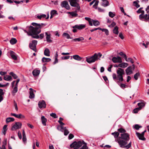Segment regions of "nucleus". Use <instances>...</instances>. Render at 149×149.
<instances>
[{
  "instance_id": "2f4dec72",
  "label": "nucleus",
  "mask_w": 149,
  "mask_h": 149,
  "mask_svg": "<svg viewBox=\"0 0 149 149\" xmlns=\"http://www.w3.org/2000/svg\"><path fill=\"white\" fill-rule=\"evenodd\" d=\"M4 94L3 90L0 88V101H1L3 100V97L2 95Z\"/></svg>"
},
{
  "instance_id": "58836bf2",
  "label": "nucleus",
  "mask_w": 149,
  "mask_h": 149,
  "mask_svg": "<svg viewBox=\"0 0 149 149\" xmlns=\"http://www.w3.org/2000/svg\"><path fill=\"white\" fill-rule=\"evenodd\" d=\"M63 36L64 37L66 38L67 39H71L72 38L70 37V35L68 33H64L63 34Z\"/></svg>"
},
{
  "instance_id": "ddd939ff",
  "label": "nucleus",
  "mask_w": 149,
  "mask_h": 149,
  "mask_svg": "<svg viewBox=\"0 0 149 149\" xmlns=\"http://www.w3.org/2000/svg\"><path fill=\"white\" fill-rule=\"evenodd\" d=\"M39 107L40 108H45L46 107V104L44 100L40 101L38 104Z\"/></svg>"
},
{
  "instance_id": "4468645a",
  "label": "nucleus",
  "mask_w": 149,
  "mask_h": 149,
  "mask_svg": "<svg viewBox=\"0 0 149 149\" xmlns=\"http://www.w3.org/2000/svg\"><path fill=\"white\" fill-rule=\"evenodd\" d=\"M86 27V25L84 24L76 25L72 27L73 28H77L79 30H81L84 28Z\"/></svg>"
},
{
  "instance_id": "680f3d73",
  "label": "nucleus",
  "mask_w": 149,
  "mask_h": 149,
  "mask_svg": "<svg viewBox=\"0 0 149 149\" xmlns=\"http://www.w3.org/2000/svg\"><path fill=\"white\" fill-rule=\"evenodd\" d=\"M120 86L121 88H124L126 87L125 85L124 84H121Z\"/></svg>"
},
{
  "instance_id": "a211bd4d",
  "label": "nucleus",
  "mask_w": 149,
  "mask_h": 149,
  "mask_svg": "<svg viewBox=\"0 0 149 149\" xmlns=\"http://www.w3.org/2000/svg\"><path fill=\"white\" fill-rule=\"evenodd\" d=\"M125 72L127 75H130L133 72L131 66L128 67L125 70Z\"/></svg>"
},
{
  "instance_id": "5fc2aeb1",
  "label": "nucleus",
  "mask_w": 149,
  "mask_h": 149,
  "mask_svg": "<svg viewBox=\"0 0 149 149\" xmlns=\"http://www.w3.org/2000/svg\"><path fill=\"white\" fill-rule=\"evenodd\" d=\"M14 106L15 107V110H16L17 111L18 109L17 104L15 101H14Z\"/></svg>"
},
{
  "instance_id": "b1692460",
  "label": "nucleus",
  "mask_w": 149,
  "mask_h": 149,
  "mask_svg": "<svg viewBox=\"0 0 149 149\" xmlns=\"http://www.w3.org/2000/svg\"><path fill=\"white\" fill-rule=\"evenodd\" d=\"M119 64V67L122 68H125L127 67L128 65V64L127 63H120Z\"/></svg>"
},
{
  "instance_id": "0eeeda50",
  "label": "nucleus",
  "mask_w": 149,
  "mask_h": 149,
  "mask_svg": "<svg viewBox=\"0 0 149 149\" xmlns=\"http://www.w3.org/2000/svg\"><path fill=\"white\" fill-rule=\"evenodd\" d=\"M37 41L36 40L32 41V43H29V47L30 48L35 52H36V45L37 44Z\"/></svg>"
},
{
  "instance_id": "49530a36",
  "label": "nucleus",
  "mask_w": 149,
  "mask_h": 149,
  "mask_svg": "<svg viewBox=\"0 0 149 149\" xmlns=\"http://www.w3.org/2000/svg\"><path fill=\"white\" fill-rule=\"evenodd\" d=\"M109 16L111 18L114 17L115 15V13L111 12H109Z\"/></svg>"
},
{
  "instance_id": "4c0bfd02",
  "label": "nucleus",
  "mask_w": 149,
  "mask_h": 149,
  "mask_svg": "<svg viewBox=\"0 0 149 149\" xmlns=\"http://www.w3.org/2000/svg\"><path fill=\"white\" fill-rule=\"evenodd\" d=\"M17 87V86H15L13 90L12 91V93L13 95H15V94L18 91Z\"/></svg>"
},
{
  "instance_id": "de8ad7c7",
  "label": "nucleus",
  "mask_w": 149,
  "mask_h": 149,
  "mask_svg": "<svg viewBox=\"0 0 149 149\" xmlns=\"http://www.w3.org/2000/svg\"><path fill=\"white\" fill-rule=\"evenodd\" d=\"M10 74L15 79H16L18 77L13 72H11Z\"/></svg>"
},
{
  "instance_id": "1a4fd4ad",
  "label": "nucleus",
  "mask_w": 149,
  "mask_h": 149,
  "mask_svg": "<svg viewBox=\"0 0 149 149\" xmlns=\"http://www.w3.org/2000/svg\"><path fill=\"white\" fill-rule=\"evenodd\" d=\"M77 0H69V1L71 6L73 7H76L77 10L80 9V7L79 4L77 2Z\"/></svg>"
},
{
  "instance_id": "e433bc0d",
  "label": "nucleus",
  "mask_w": 149,
  "mask_h": 149,
  "mask_svg": "<svg viewBox=\"0 0 149 149\" xmlns=\"http://www.w3.org/2000/svg\"><path fill=\"white\" fill-rule=\"evenodd\" d=\"M111 134L113 135L114 138H116L118 137L119 135V133L118 132H114L112 133Z\"/></svg>"
},
{
  "instance_id": "bf43d9fd",
  "label": "nucleus",
  "mask_w": 149,
  "mask_h": 149,
  "mask_svg": "<svg viewBox=\"0 0 149 149\" xmlns=\"http://www.w3.org/2000/svg\"><path fill=\"white\" fill-rule=\"evenodd\" d=\"M18 135L19 139H21L22 138V134L19 131L18 132Z\"/></svg>"
},
{
  "instance_id": "e2e57ef3",
  "label": "nucleus",
  "mask_w": 149,
  "mask_h": 149,
  "mask_svg": "<svg viewBox=\"0 0 149 149\" xmlns=\"http://www.w3.org/2000/svg\"><path fill=\"white\" fill-rule=\"evenodd\" d=\"M127 59L128 61H130L132 63H133L134 62L133 59L131 58H129L128 59Z\"/></svg>"
},
{
  "instance_id": "79ce46f5",
  "label": "nucleus",
  "mask_w": 149,
  "mask_h": 149,
  "mask_svg": "<svg viewBox=\"0 0 149 149\" xmlns=\"http://www.w3.org/2000/svg\"><path fill=\"white\" fill-rule=\"evenodd\" d=\"M82 142L83 143V144H84L85 145L80 149H88V147L86 145V143H85L84 141H82Z\"/></svg>"
},
{
  "instance_id": "9d476101",
  "label": "nucleus",
  "mask_w": 149,
  "mask_h": 149,
  "mask_svg": "<svg viewBox=\"0 0 149 149\" xmlns=\"http://www.w3.org/2000/svg\"><path fill=\"white\" fill-rule=\"evenodd\" d=\"M22 125V124L21 123L19 122H16L12 126V130H15L16 129H19L21 127Z\"/></svg>"
},
{
  "instance_id": "2eb2a0df",
  "label": "nucleus",
  "mask_w": 149,
  "mask_h": 149,
  "mask_svg": "<svg viewBox=\"0 0 149 149\" xmlns=\"http://www.w3.org/2000/svg\"><path fill=\"white\" fill-rule=\"evenodd\" d=\"M49 14H48L47 16L46 17V15L44 14H42L41 15H37V18L39 19H41L42 18H46V19H47L49 18Z\"/></svg>"
},
{
  "instance_id": "423d86ee",
  "label": "nucleus",
  "mask_w": 149,
  "mask_h": 149,
  "mask_svg": "<svg viewBox=\"0 0 149 149\" xmlns=\"http://www.w3.org/2000/svg\"><path fill=\"white\" fill-rule=\"evenodd\" d=\"M82 145L83 143L81 141H79L78 142L74 141L70 145V147L74 149H78Z\"/></svg>"
},
{
  "instance_id": "9b49d317",
  "label": "nucleus",
  "mask_w": 149,
  "mask_h": 149,
  "mask_svg": "<svg viewBox=\"0 0 149 149\" xmlns=\"http://www.w3.org/2000/svg\"><path fill=\"white\" fill-rule=\"evenodd\" d=\"M61 6L62 7L65 8L67 10L69 9L70 8L68 2L66 1H62L61 3Z\"/></svg>"
},
{
  "instance_id": "0e129e2a",
  "label": "nucleus",
  "mask_w": 149,
  "mask_h": 149,
  "mask_svg": "<svg viewBox=\"0 0 149 149\" xmlns=\"http://www.w3.org/2000/svg\"><path fill=\"white\" fill-rule=\"evenodd\" d=\"M7 72H6L1 71L0 72V74L2 76L4 75L5 74H6Z\"/></svg>"
},
{
  "instance_id": "c756f323",
  "label": "nucleus",
  "mask_w": 149,
  "mask_h": 149,
  "mask_svg": "<svg viewBox=\"0 0 149 149\" xmlns=\"http://www.w3.org/2000/svg\"><path fill=\"white\" fill-rule=\"evenodd\" d=\"M103 2H106V3L105 4L104 3H102V6H104V7H106L107 6H108L109 5V2L108 1H107V0H101Z\"/></svg>"
},
{
  "instance_id": "774afa93",
  "label": "nucleus",
  "mask_w": 149,
  "mask_h": 149,
  "mask_svg": "<svg viewBox=\"0 0 149 149\" xmlns=\"http://www.w3.org/2000/svg\"><path fill=\"white\" fill-rule=\"evenodd\" d=\"M119 36L122 39H124V37L121 33H119Z\"/></svg>"
},
{
  "instance_id": "f3484780",
  "label": "nucleus",
  "mask_w": 149,
  "mask_h": 149,
  "mask_svg": "<svg viewBox=\"0 0 149 149\" xmlns=\"http://www.w3.org/2000/svg\"><path fill=\"white\" fill-rule=\"evenodd\" d=\"M10 114L11 116H14L18 118H25L24 116L21 114L17 115L14 113H11Z\"/></svg>"
},
{
  "instance_id": "c03bdc74",
  "label": "nucleus",
  "mask_w": 149,
  "mask_h": 149,
  "mask_svg": "<svg viewBox=\"0 0 149 149\" xmlns=\"http://www.w3.org/2000/svg\"><path fill=\"white\" fill-rule=\"evenodd\" d=\"M139 76L140 73L139 72H137L134 75V78L136 80H137Z\"/></svg>"
},
{
  "instance_id": "603ef678",
  "label": "nucleus",
  "mask_w": 149,
  "mask_h": 149,
  "mask_svg": "<svg viewBox=\"0 0 149 149\" xmlns=\"http://www.w3.org/2000/svg\"><path fill=\"white\" fill-rule=\"evenodd\" d=\"M141 127V126H140L137 124L135 125H134V128L136 130H138Z\"/></svg>"
},
{
  "instance_id": "13d9d810",
  "label": "nucleus",
  "mask_w": 149,
  "mask_h": 149,
  "mask_svg": "<svg viewBox=\"0 0 149 149\" xmlns=\"http://www.w3.org/2000/svg\"><path fill=\"white\" fill-rule=\"evenodd\" d=\"M70 56H64L61 57V59L62 60H66L69 59L70 58Z\"/></svg>"
},
{
  "instance_id": "4be33fe9",
  "label": "nucleus",
  "mask_w": 149,
  "mask_h": 149,
  "mask_svg": "<svg viewBox=\"0 0 149 149\" xmlns=\"http://www.w3.org/2000/svg\"><path fill=\"white\" fill-rule=\"evenodd\" d=\"M72 57L74 59L78 61H81L83 58L78 55H74Z\"/></svg>"
},
{
  "instance_id": "f03ea898",
  "label": "nucleus",
  "mask_w": 149,
  "mask_h": 149,
  "mask_svg": "<svg viewBox=\"0 0 149 149\" xmlns=\"http://www.w3.org/2000/svg\"><path fill=\"white\" fill-rule=\"evenodd\" d=\"M121 137L117 139V140L120 147L123 148H129L131 146V142H130L128 145L127 141L130 139L129 135L128 133H124L120 134Z\"/></svg>"
},
{
  "instance_id": "f704fd0d",
  "label": "nucleus",
  "mask_w": 149,
  "mask_h": 149,
  "mask_svg": "<svg viewBox=\"0 0 149 149\" xmlns=\"http://www.w3.org/2000/svg\"><path fill=\"white\" fill-rule=\"evenodd\" d=\"M138 105L139 107H138L139 109L140 108V109L141 110L142 109V108L145 105V104L143 102H141V103H139L138 104Z\"/></svg>"
},
{
  "instance_id": "69168bd1",
  "label": "nucleus",
  "mask_w": 149,
  "mask_h": 149,
  "mask_svg": "<svg viewBox=\"0 0 149 149\" xmlns=\"http://www.w3.org/2000/svg\"><path fill=\"white\" fill-rule=\"evenodd\" d=\"M39 36V38H40L41 39H42L44 37V33H41L40 34Z\"/></svg>"
},
{
  "instance_id": "6ab92c4d",
  "label": "nucleus",
  "mask_w": 149,
  "mask_h": 149,
  "mask_svg": "<svg viewBox=\"0 0 149 149\" xmlns=\"http://www.w3.org/2000/svg\"><path fill=\"white\" fill-rule=\"evenodd\" d=\"M10 54L11 58L14 60H17V57L16 54L13 51H10Z\"/></svg>"
},
{
  "instance_id": "338daca9",
  "label": "nucleus",
  "mask_w": 149,
  "mask_h": 149,
  "mask_svg": "<svg viewBox=\"0 0 149 149\" xmlns=\"http://www.w3.org/2000/svg\"><path fill=\"white\" fill-rule=\"evenodd\" d=\"M146 10L148 15H149V6H148L146 8Z\"/></svg>"
},
{
  "instance_id": "4d7b16f0",
  "label": "nucleus",
  "mask_w": 149,
  "mask_h": 149,
  "mask_svg": "<svg viewBox=\"0 0 149 149\" xmlns=\"http://www.w3.org/2000/svg\"><path fill=\"white\" fill-rule=\"evenodd\" d=\"M116 25V23L114 22H113L111 25H109L108 26L110 27H113Z\"/></svg>"
},
{
  "instance_id": "a19ab883",
  "label": "nucleus",
  "mask_w": 149,
  "mask_h": 149,
  "mask_svg": "<svg viewBox=\"0 0 149 149\" xmlns=\"http://www.w3.org/2000/svg\"><path fill=\"white\" fill-rule=\"evenodd\" d=\"M118 131L120 133H125L126 131L124 129L122 128H119L118 129Z\"/></svg>"
},
{
  "instance_id": "052dcab7",
  "label": "nucleus",
  "mask_w": 149,
  "mask_h": 149,
  "mask_svg": "<svg viewBox=\"0 0 149 149\" xmlns=\"http://www.w3.org/2000/svg\"><path fill=\"white\" fill-rule=\"evenodd\" d=\"M73 137V135L72 134H70L68 136V138L69 139H72Z\"/></svg>"
},
{
  "instance_id": "6e6d98bb",
  "label": "nucleus",
  "mask_w": 149,
  "mask_h": 149,
  "mask_svg": "<svg viewBox=\"0 0 149 149\" xmlns=\"http://www.w3.org/2000/svg\"><path fill=\"white\" fill-rule=\"evenodd\" d=\"M7 139H4L3 140V145L2 146H4V147H5V146L7 144Z\"/></svg>"
},
{
  "instance_id": "dca6fc26",
  "label": "nucleus",
  "mask_w": 149,
  "mask_h": 149,
  "mask_svg": "<svg viewBox=\"0 0 149 149\" xmlns=\"http://www.w3.org/2000/svg\"><path fill=\"white\" fill-rule=\"evenodd\" d=\"M45 34L46 36V40L47 42H52V40L50 39L51 34L49 32H45Z\"/></svg>"
},
{
  "instance_id": "7c9ffc66",
  "label": "nucleus",
  "mask_w": 149,
  "mask_h": 149,
  "mask_svg": "<svg viewBox=\"0 0 149 149\" xmlns=\"http://www.w3.org/2000/svg\"><path fill=\"white\" fill-rule=\"evenodd\" d=\"M118 27L117 26H116L114 28L113 31V33L116 34H118Z\"/></svg>"
},
{
  "instance_id": "c9c22d12",
  "label": "nucleus",
  "mask_w": 149,
  "mask_h": 149,
  "mask_svg": "<svg viewBox=\"0 0 149 149\" xmlns=\"http://www.w3.org/2000/svg\"><path fill=\"white\" fill-rule=\"evenodd\" d=\"M17 42V40L15 38H12L10 40V42L12 45H14Z\"/></svg>"
},
{
  "instance_id": "09e8293b",
  "label": "nucleus",
  "mask_w": 149,
  "mask_h": 149,
  "mask_svg": "<svg viewBox=\"0 0 149 149\" xmlns=\"http://www.w3.org/2000/svg\"><path fill=\"white\" fill-rule=\"evenodd\" d=\"M57 14V11L55 10H52L50 12L51 15H54Z\"/></svg>"
},
{
  "instance_id": "864d4df0",
  "label": "nucleus",
  "mask_w": 149,
  "mask_h": 149,
  "mask_svg": "<svg viewBox=\"0 0 149 149\" xmlns=\"http://www.w3.org/2000/svg\"><path fill=\"white\" fill-rule=\"evenodd\" d=\"M50 115L51 116L55 118H57L58 117L56 114L55 113H52L50 114Z\"/></svg>"
},
{
  "instance_id": "cd10ccee",
  "label": "nucleus",
  "mask_w": 149,
  "mask_h": 149,
  "mask_svg": "<svg viewBox=\"0 0 149 149\" xmlns=\"http://www.w3.org/2000/svg\"><path fill=\"white\" fill-rule=\"evenodd\" d=\"M15 119L11 117H9L7 118L6 120V122L7 123L11 122H13L14 121Z\"/></svg>"
},
{
  "instance_id": "aec40b11",
  "label": "nucleus",
  "mask_w": 149,
  "mask_h": 149,
  "mask_svg": "<svg viewBox=\"0 0 149 149\" xmlns=\"http://www.w3.org/2000/svg\"><path fill=\"white\" fill-rule=\"evenodd\" d=\"M136 135L137 136L139 139L143 141H145L146 140V138L143 136L140 133L136 132Z\"/></svg>"
},
{
  "instance_id": "f257e3e1",
  "label": "nucleus",
  "mask_w": 149,
  "mask_h": 149,
  "mask_svg": "<svg viewBox=\"0 0 149 149\" xmlns=\"http://www.w3.org/2000/svg\"><path fill=\"white\" fill-rule=\"evenodd\" d=\"M31 24L34 26H30L29 27L28 31L24 30V32L29 36L34 38L38 39V34L41 32V29L45 26L46 24L44 23L38 24L35 22L32 23Z\"/></svg>"
},
{
  "instance_id": "473e14b6",
  "label": "nucleus",
  "mask_w": 149,
  "mask_h": 149,
  "mask_svg": "<svg viewBox=\"0 0 149 149\" xmlns=\"http://www.w3.org/2000/svg\"><path fill=\"white\" fill-rule=\"evenodd\" d=\"M92 22L93 25L95 26L99 25L100 23L97 20H95L92 19Z\"/></svg>"
},
{
  "instance_id": "5701e85b",
  "label": "nucleus",
  "mask_w": 149,
  "mask_h": 149,
  "mask_svg": "<svg viewBox=\"0 0 149 149\" xmlns=\"http://www.w3.org/2000/svg\"><path fill=\"white\" fill-rule=\"evenodd\" d=\"M40 73V71L37 70H34L32 72V74L34 77L38 76Z\"/></svg>"
},
{
  "instance_id": "8fccbe9b",
  "label": "nucleus",
  "mask_w": 149,
  "mask_h": 149,
  "mask_svg": "<svg viewBox=\"0 0 149 149\" xmlns=\"http://www.w3.org/2000/svg\"><path fill=\"white\" fill-rule=\"evenodd\" d=\"M141 110L140 109L138 108H136L135 109H134L133 110V113H137L138 112Z\"/></svg>"
},
{
  "instance_id": "6e6552de",
  "label": "nucleus",
  "mask_w": 149,
  "mask_h": 149,
  "mask_svg": "<svg viewBox=\"0 0 149 149\" xmlns=\"http://www.w3.org/2000/svg\"><path fill=\"white\" fill-rule=\"evenodd\" d=\"M57 128L59 131L62 132H64V134L65 135H67L69 133V132L66 129V128L64 127L63 126L58 125Z\"/></svg>"
},
{
  "instance_id": "72a5a7b5",
  "label": "nucleus",
  "mask_w": 149,
  "mask_h": 149,
  "mask_svg": "<svg viewBox=\"0 0 149 149\" xmlns=\"http://www.w3.org/2000/svg\"><path fill=\"white\" fill-rule=\"evenodd\" d=\"M11 77L9 75H6L4 77V79L6 81H9L11 80Z\"/></svg>"
},
{
  "instance_id": "393cba45",
  "label": "nucleus",
  "mask_w": 149,
  "mask_h": 149,
  "mask_svg": "<svg viewBox=\"0 0 149 149\" xmlns=\"http://www.w3.org/2000/svg\"><path fill=\"white\" fill-rule=\"evenodd\" d=\"M51 61V59L49 58H46L44 57L42 58V62H48Z\"/></svg>"
},
{
  "instance_id": "7ed1b4c3",
  "label": "nucleus",
  "mask_w": 149,
  "mask_h": 149,
  "mask_svg": "<svg viewBox=\"0 0 149 149\" xmlns=\"http://www.w3.org/2000/svg\"><path fill=\"white\" fill-rule=\"evenodd\" d=\"M116 73L117 74L113 73L112 74L113 79L114 81L119 84L120 81H123V75L125 74L124 70L120 68H118L117 71Z\"/></svg>"
},
{
  "instance_id": "f8f14e48",
  "label": "nucleus",
  "mask_w": 149,
  "mask_h": 149,
  "mask_svg": "<svg viewBox=\"0 0 149 149\" xmlns=\"http://www.w3.org/2000/svg\"><path fill=\"white\" fill-rule=\"evenodd\" d=\"M112 60L114 63H121L122 62L121 58L119 56L113 57Z\"/></svg>"
},
{
  "instance_id": "c85d7f7f",
  "label": "nucleus",
  "mask_w": 149,
  "mask_h": 149,
  "mask_svg": "<svg viewBox=\"0 0 149 149\" xmlns=\"http://www.w3.org/2000/svg\"><path fill=\"white\" fill-rule=\"evenodd\" d=\"M44 54L45 55L49 56H50V51L49 49H45Z\"/></svg>"
},
{
  "instance_id": "a878e982",
  "label": "nucleus",
  "mask_w": 149,
  "mask_h": 149,
  "mask_svg": "<svg viewBox=\"0 0 149 149\" xmlns=\"http://www.w3.org/2000/svg\"><path fill=\"white\" fill-rule=\"evenodd\" d=\"M42 122L43 125L44 126L46 125V122L47 121V119L45 118L44 116H42L41 117Z\"/></svg>"
},
{
  "instance_id": "39448f33",
  "label": "nucleus",
  "mask_w": 149,
  "mask_h": 149,
  "mask_svg": "<svg viewBox=\"0 0 149 149\" xmlns=\"http://www.w3.org/2000/svg\"><path fill=\"white\" fill-rule=\"evenodd\" d=\"M97 54H95L92 56L86 57V61L89 63L94 62L97 60Z\"/></svg>"
},
{
  "instance_id": "20e7f679",
  "label": "nucleus",
  "mask_w": 149,
  "mask_h": 149,
  "mask_svg": "<svg viewBox=\"0 0 149 149\" xmlns=\"http://www.w3.org/2000/svg\"><path fill=\"white\" fill-rule=\"evenodd\" d=\"M137 13L141 14L139 15V19L142 21H144L145 22L149 21V15L146 14L144 15V11L143 10H138L136 11Z\"/></svg>"
},
{
  "instance_id": "ea45409f",
  "label": "nucleus",
  "mask_w": 149,
  "mask_h": 149,
  "mask_svg": "<svg viewBox=\"0 0 149 149\" xmlns=\"http://www.w3.org/2000/svg\"><path fill=\"white\" fill-rule=\"evenodd\" d=\"M63 120V118L61 117H60L59 118V120L58 121V122L60 124V126H63L65 125V124L62 122L61 121H62Z\"/></svg>"
},
{
  "instance_id": "bb28decb",
  "label": "nucleus",
  "mask_w": 149,
  "mask_h": 149,
  "mask_svg": "<svg viewBox=\"0 0 149 149\" xmlns=\"http://www.w3.org/2000/svg\"><path fill=\"white\" fill-rule=\"evenodd\" d=\"M84 39L83 37H81L79 38L74 39L72 40V41H74V42H77V41L78 42H79L83 40H84Z\"/></svg>"
},
{
  "instance_id": "a18cd8bd",
  "label": "nucleus",
  "mask_w": 149,
  "mask_h": 149,
  "mask_svg": "<svg viewBox=\"0 0 149 149\" xmlns=\"http://www.w3.org/2000/svg\"><path fill=\"white\" fill-rule=\"evenodd\" d=\"M139 2V1H134L133 2L134 4V6L137 8H138L140 7V5L138 4V2Z\"/></svg>"
},
{
  "instance_id": "37998d69",
  "label": "nucleus",
  "mask_w": 149,
  "mask_h": 149,
  "mask_svg": "<svg viewBox=\"0 0 149 149\" xmlns=\"http://www.w3.org/2000/svg\"><path fill=\"white\" fill-rule=\"evenodd\" d=\"M72 17H77L78 15L75 12H69V13Z\"/></svg>"
},
{
  "instance_id": "3c124183",
  "label": "nucleus",
  "mask_w": 149,
  "mask_h": 149,
  "mask_svg": "<svg viewBox=\"0 0 149 149\" xmlns=\"http://www.w3.org/2000/svg\"><path fill=\"white\" fill-rule=\"evenodd\" d=\"M95 3L93 6L94 8H95L96 9L97 6L98 5V4L99 3V1H97V0L96 1L95 0Z\"/></svg>"
},
{
  "instance_id": "412c9836",
  "label": "nucleus",
  "mask_w": 149,
  "mask_h": 149,
  "mask_svg": "<svg viewBox=\"0 0 149 149\" xmlns=\"http://www.w3.org/2000/svg\"><path fill=\"white\" fill-rule=\"evenodd\" d=\"M29 90H30L29 94L30 95L29 96V97L30 98L32 99L34 98L35 97V95L33 93V90L32 88H30Z\"/></svg>"
}]
</instances>
